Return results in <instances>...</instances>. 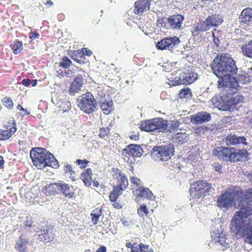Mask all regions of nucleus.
Masks as SVG:
<instances>
[{
  "label": "nucleus",
  "mask_w": 252,
  "mask_h": 252,
  "mask_svg": "<svg viewBox=\"0 0 252 252\" xmlns=\"http://www.w3.org/2000/svg\"><path fill=\"white\" fill-rule=\"evenodd\" d=\"M151 0H138L134 3V13L139 15L150 9Z\"/></svg>",
  "instance_id": "obj_19"
},
{
  "label": "nucleus",
  "mask_w": 252,
  "mask_h": 252,
  "mask_svg": "<svg viewBox=\"0 0 252 252\" xmlns=\"http://www.w3.org/2000/svg\"><path fill=\"white\" fill-rule=\"evenodd\" d=\"M30 157L33 165L38 169H42L47 166L57 169L59 167L58 161L50 152L43 148H36L30 152Z\"/></svg>",
  "instance_id": "obj_4"
},
{
  "label": "nucleus",
  "mask_w": 252,
  "mask_h": 252,
  "mask_svg": "<svg viewBox=\"0 0 252 252\" xmlns=\"http://www.w3.org/2000/svg\"><path fill=\"white\" fill-rule=\"evenodd\" d=\"M173 149L166 146H155L153 149L152 156L160 161H167L173 155Z\"/></svg>",
  "instance_id": "obj_10"
},
{
  "label": "nucleus",
  "mask_w": 252,
  "mask_h": 252,
  "mask_svg": "<svg viewBox=\"0 0 252 252\" xmlns=\"http://www.w3.org/2000/svg\"><path fill=\"white\" fill-rule=\"evenodd\" d=\"M103 113L105 115H108L113 110V103L112 100H107L106 98L101 100L100 105Z\"/></svg>",
  "instance_id": "obj_25"
},
{
  "label": "nucleus",
  "mask_w": 252,
  "mask_h": 252,
  "mask_svg": "<svg viewBox=\"0 0 252 252\" xmlns=\"http://www.w3.org/2000/svg\"><path fill=\"white\" fill-rule=\"evenodd\" d=\"M212 68L219 79H236L237 68L232 58L226 54H220L213 60Z\"/></svg>",
  "instance_id": "obj_2"
},
{
  "label": "nucleus",
  "mask_w": 252,
  "mask_h": 252,
  "mask_svg": "<svg viewBox=\"0 0 252 252\" xmlns=\"http://www.w3.org/2000/svg\"><path fill=\"white\" fill-rule=\"evenodd\" d=\"M58 73L59 75L60 74L61 76H62L63 77H64L65 76H66L67 77H69L70 76L68 74H70V73L69 71L68 72H67L66 71H64L63 72L62 71H61V73L59 72ZM71 73H72V72H71Z\"/></svg>",
  "instance_id": "obj_58"
},
{
  "label": "nucleus",
  "mask_w": 252,
  "mask_h": 252,
  "mask_svg": "<svg viewBox=\"0 0 252 252\" xmlns=\"http://www.w3.org/2000/svg\"><path fill=\"white\" fill-rule=\"evenodd\" d=\"M139 194L135 197L137 200H139L142 197H145L149 199H152L153 193L149 188H143L142 189H139Z\"/></svg>",
  "instance_id": "obj_32"
},
{
  "label": "nucleus",
  "mask_w": 252,
  "mask_h": 252,
  "mask_svg": "<svg viewBox=\"0 0 252 252\" xmlns=\"http://www.w3.org/2000/svg\"><path fill=\"white\" fill-rule=\"evenodd\" d=\"M185 133H178L176 135L175 139L178 140V142L179 143H183L185 139Z\"/></svg>",
  "instance_id": "obj_49"
},
{
  "label": "nucleus",
  "mask_w": 252,
  "mask_h": 252,
  "mask_svg": "<svg viewBox=\"0 0 252 252\" xmlns=\"http://www.w3.org/2000/svg\"><path fill=\"white\" fill-rule=\"evenodd\" d=\"M179 125V122L177 121L169 122L162 118H156L141 122L139 127L141 130L146 132L158 130L162 132H171L177 129Z\"/></svg>",
  "instance_id": "obj_3"
},
{
  "label": "nucleus",
  "mask_w": 252,
  "mask_h": 252,
  "mask_svg": "<svg viewBox=\"0 0 252 252\" xmlns=\"http://www.w3.org/2000/svg\"><path fill=\"white\" fill-rule=\"evenodd\" d=\"M130 183L133 185V186L135 188H138L140 185L141 181L137 177L134 176L130 177Z\"/></svg>",
  "instance_id": "obj_47"
},
{
  "label": "nucleus",
  "mask_w": 252,
  "mask_h": 252,
  "mask_svg": "<svg viewBox=\"0 0 252 252\" xmlns=\"http://www.w3.org/2000/svg\"><path fill=\"white\" fill-rule=\"evenodd\" d=\"M213 154L220 160L228 162L245 161L248 157V152L245 149L220 146L213 151Z\"/></svg>",
  "instance_id": "obj_5"
},
{
  "label": "nucleus",
  "mask_w": 252,
  "mask_h": 252,
  "mask_svg": "<svg viewBox=\"0 0 252 252\" xmlns=\"http://www.w3.org/2000/svg\"><path fill=\"white\" fill-rule=\"evenodd\" d=\"M113 191H111L109 194V200L112 202V205L113 207L117 209H120L122 208V205L119 203V202L117 201V199L119 196H120L122 194L115 192V195H113Z\"/></svg>",
  "instance_id": "obj_34"
},
{
  "label": "nucleus",
  "mask_w": 252,
  "mask_h": 252,
  "mask_svg": "<svg viewBox=\"0 0 252 252\" xmlns=\"http://www.w3.org/2000/svg\"><path fill=\"white\" fill-rule=\"evenodd\" d=\"M222 165L220 164L216 166L215 167V170L220 172L222 169Z\"/></svg>",
  "instance_id": "obj_61"
},
{
  "label": "nucleus",
  "mask_w": 252,
  "mask_h": 252,
  "mask_svg": "<svg viewBox=\"0 0 252 252\" xmlns=\"http://www.w3.org/2000/svg\"><path fill=\"white\" fill-rule=\"evenodd\" d=\"M17 109L20 111H22V115L23 116H26L30 115V113L26 109H24L20 104H18L17 106Z\"/></svg>",
  "instance_id": "obj_51"
},
{
  "label": "nucleus",
  "mask_w": 252,
  "mask_h": 252,
  "mask_svg": "<svg viewBox=\"0 0 252 252\" xmlns=\"http://www.w3.org/2000/svg\"><path fill=\"white\" fill-rule=\"evenodd\" d=\"M90 161L87 159H77L75 161V163L78 165H80V167L81 168H85L88 163H89Z\"/></svg>",
  "instance_id": "obj_48"
},
{
  "label": "nucleus",
  "mask_w": 252,
  "mask_h": 252,
  "mask_svg": "<svg viewBox=\"0 0 252 252\" xmlns=\"http://www.w3.org/2000/svg\"><path fill=\"white\" fill-rule=\"evenodd\" d=\"M223 21L222 16L219 14H213L209 15L206 19L209 28L212 27H217L220 25Z\"/></svg>",
  "instance_id": "obj_21"
},
{
  "label": "nucleus",
  "mask_w": 252,
  "mask_h": 252,
  "mask_svg": "<svg viewBox=\"0 0 252 252\" xmlns=\"http://www.w3.org/2000/svg\"><path fill=\"white\" fill-rule=\"evenodd\" d=\"M32 218L31 217L28 216L27 218V220L25 221V225L26 226H28L31 227L32 225Z\"/></svg>",
  "instance_id": "obj_54"
},
{
  "label": "nucleus",
  "mask_w": 252,
  "mask_h": 252,
  "mask_svg": "<svg viewBox=\"0 0 252 252\" xmlns=\"http://www.w3.org/2000/svg\"><path fill=\"white\" fill-rule=\"evenodd\" d=\"M211 101L215 107L218 108L220 110L226 111V109H224L226 107L225 95L224 96V98H223V97L220 96H214L212 98Z\"/></svg>",
  "instance_id": "obj_26"
},
{
  "label": "nucleus",
  "mask_w": 252,
  "mask_h": 252,
  "mask_svg": "<svg viewBox=\"0 0 252 252\" xmlns=\"http://www.w3.org/2000/svg\"><path fill=\"white\" fill-rule=\"evenodd\" d=\"M241 23L252 26V8L247 7L241 12L240 16Z\"/></svg>",
  "instance_id": "obj_22"
},
{
  "label": "nucleus",
  "mask_w": 252,
  "mask_h": 252,
  "mask_svg": "<svg viewBox=\"0 0 252 252\" xmlns=\"http://www.w3.org/2000/svg\"><path fill=\"white\" fill-rule=\"evenodd\" d=\"M106 251H107V249H106V247L104 246H102L97 249L96 252H106Z\"/></svg>",
  "instance_id": "obj_56"
},
{
  "label": "nucleus",
  "mask_w": 252,
  "mask_h": 252,
  "mask_svg": "<svg viewBox=\"0 0 252 252\" xmlns=\"http://www.w3.org/2000/svg\"><path fill=\"white\" fill-rule=\"evenodd\" d=\"M192 95L191 90L189 88L181 89L179 94V97L180 98H186Z\"/></svg>",
  "instance_id": "obj_43"
},
{
  "label": "nucleus",
  "mask_w": 252,
  "mask_h": 252,
  "mask_svg": "<svg viewBox=\"0 0 252 252\" xmlns=\"http://www.w3.org/2000/svg\"><path fill=\"white\" fill-rule=\"evenodd\" d=\"M223 141L227 146H236L240 144L246 145L247 140L244 136H237L234 134L230 133L227 135Z\"/></svg>",
  "instance_id": "obj_15"
},
{
  "label": "nucleus",
  "mask_w": 252,
  "mask_h": 252,
  "mask_svg": "<svg viewBox=\"0 0 252 252\" xmlns=\"http://www.w3.org/2000/svg\"><path fill=\"white\" fill-rule=\"evenodd\" d=\"M196 80H169L168 85L171 87L178 86L181 84L188 85L193 83Z\"/></svg>",
  "instance_id": "obj_36"
},
{
  "label": "nucleus",
  "mask_w": 252,
  "mask_h": 252,
  "mask_svg": "<svg viewBox=\"0 0 252 252\" xmlns=\"http://www.w3.org/2000/svg\"><path fill=\"white\" fill-rule=\"evenodd\" d=\"M157 24L161 27L165 28L166 29L168 28V26H169V24L167 18L166 17L158 18L157 20Z\"/></svg>",
  "instance_id": "obj_45"
},
{
  "label": "nucleus",
  "mask_w": 252,
  "mask_h": 252,
  "mask_svg": "<svg viewBox=\"0 0 252 252\" xmlns=\"http://www.w3.org/2000/svg\"><path fill=\"white\" fill-rule=\"evenodd\" d=\"M226 98V111H233L238 110L239 105L243 102L244 97L239 93L233 92L230 94L228 93L225 94Z\"/></svg>",
  "instance_id": "obj_11"
},
{
  "label": "nucleus",
  "mask_w": 252,
  "mask_h": 252,
  "mask_svg": "<svg viewBox=\"0 0 252 252\" xmlns=\"http://www.w3.org/2000/svg\"><path fill=\"white\" fill-rule=\"evenodd\" d=\"M102 215V209L100 207H97L93 210L91 213V220L94 224L98 223L100 217Z\"/></svg>",
  "instance_id": "obj_35"
},
{
  "label": "nucleus",
  "mask_w": 252,
  "mask_h": 252,
  "mask_svg": "<svg viewBox=\"0 0 252 252\" xmlns=\"http://www.w3.org/2000/svg\"><path fill=\"white\" fill-rule=\"evenodd\" d=\"M16 130L15 121L14 119L9 120L2 128H0V140H8Z\"/></svg>",
  "instance_id": "obj_13"
},
{
  "label": "nucleus",
  "mask_w": 252,
  "mask_h": 252,
  "mask_svg": "<svg viewBox=\"0 0 252 252\" xmlns=\"http://www.w3.org/2000/svg\"><path fill=\"white\" fill-rule=\"evenodd\" d=\"M181 77L183 79H198V75L195 72L193 68L188 67L182 72L179 79Z\"/></svg>",
  "instance_id": "obj_29"
},
{
  "label": "nucleus",
  "mask_w": 252,
  "mask_h": 252,
  "mask_svg": "<svg viewBox=\"0 0 252 252\" xmlns=\"http://www.w3.org/2000/svg\"><path fill=\"white\" fill-rule=\"evenodd\" d=\"M209 30L207 23H206V19L204 21H200L195 23L193 27V33H195L198 32H206Z\"/></svg>",
  "instance_id": "obj_31"
},
{
  "label": "nucleus",
  "mask_w": 252,
  "mask_h": 252,
  "mask_svg": "<svg viewBox=\"0 0 252 252\" xmlns=\"http://www.w3.org/2000/svg\"><path fill=\"white\" fill-rule=\"evenodd\" d=\"M149 245H145L143 243H140L139 245V247L140 248V251L142 252H147L148 248H149Z\"/></svg>",
  "instance_id": "obj_53"
},
{
  "label": "nucleus",
  "mask_w": 252,
  "mask_h": 252,
  "mask_svg": "<svg viewBox=\"0 0 252 252\" xmlns=\"http://www.w3.org/2000/svg\"><path fill=\"white\" fill-rule=\"evenodd\" d=\"M84 83L83 80H73L70 86L68 92L71 95H74L75 93L81 91Z\"/></svg>",
  "instance_id": "obj_23"
},
{
  "label": "nucleus",
  "mask_w": 252,
  "mask_h": 252,
  "mask_svg": "<svg viewBox=\"0 0 252 252\" xmlns=\"http://www.w3.org/2000/svg\"><path fill=\"white\" fill-rule=\"evenodd\" d=\"M238 80H219L218 87L223 91H232L233 89L237 90L239 87Z\"/></svg>",
  "instance_id": "obj_16"
},
{
  "label": "nucleus",
  "mask_w": 252,
  "mask_h": 252,
  "mask_svg": "<svg viewBox=\"0 0 252 252\" xmlns=\"http://www.w3.org/2000/svg\"><path fill=\"white\" fill-rule=\"evenodd\" d=\"M68 55L71 59L79 63V64H84L85 63V57H83V53L80 50H70Z\"/></svg>",
  "instance_id": "obj_27"
},
{
  "label": "nucleus",
  "mask_w": 252,
  "mask_h": 252,
  "mask_svg": "<svg viewBox=\"0 0 252 252\" xmlns=\"http://www.w3.org/2000/svg\"><path fill=\"white\" fill-rule=\"evenodd\" d=\"M110 129L108 127H101L99 129L98 136L101 138H104L110 134Z\"/></svg>",
  "instance_id": "obj_44"
},
{
  "label": "nucleus",
  "mask_w": 252,
  "mask_h": 252,
  "mask_svg": "<svg viewBox=\"0 0 252 252\" xmlns=\"http://www.w3.org/2000/svg\"><path fill=\"white\" fill-rule=\"evenodd\" d=\"M10 46L14 54H17L20 53L23 49L22 42L18 40L14 41L10 44Z\"/></svg>",
  "instance_id": "obj_37"
},
{
  "label": "nucleus",
  "mask_w": 252,
  "mask_h": 252,
  "mask_svg": "<svg viewBox=\"0 0 252 252\" xmlns=\"http://www.w3.org/2000/svg\"><path fill=\"white\" fill-rule=\"evenodd\" d=\"M37 80H32V81H31V84H32V86L33 87H34L37 84Z\"/></svg>",
  "instance_id": "obj_64"
},
{
  "label": "nucleus",
  "mask_w": 252,
  "mask_h": 252,
  "mask_svg": "<svg viewBox=\"0 0 252 252\" xmlns=\"http://www.w3.org/2000/svg\"><path fill=\"white\" fill-rule=\"evenodd\" d=\"M97 102L90 92H87L81 96L78 106L84 113L90 114L95 111Z\"/></svg>",
  "instance_id": "obj_8"
},
{
  "label": "nucleus",
  "mask_w": 252,
  "mask_h": 252,
  "mask_svg": "<svg viewBox=\"0 0 252 252\" xmlns=\"http://www.w3.org/2000/svg\"><path fill=\"white\" fill-rule=\"evenodd\" d=\"M241 52L245 57L252 59V40L241 47Z\"/></svg>",
  "instance_id": "obj_30"
},
{
  "label": "nucleus",
  "mask_w": 252,
  "mask_h": 252,
  "mask_svg": "<svg viewBox=\"0 0 252 252\" xmlns=\"http://www.w3.org/2000/svg\"><path fill=\"white\" fill-rule=\"evenodd\" d=\"M59 192H62L64 196L71 198L74 195V192L71 190L70 186L66 184H62L59 183Z\"/></svg>",
  "instance_id": "obj_33"
},
{
  "label": "nucleus",
  "mask_w": 252,
  "mask_h": 252,
  "mask_svg": "<svg viewBox=\"0 0 252 252\" xmlns=\"http://www.w3.org/2000/svg\"><path fill=\"white\" fill-rule=\"evenodd\" d=\"M56 104L63 112L69 111L71 107L70 102L68 100H60Z\"/></svg>",
  "instance_id": "obj_38"
},
{
  "label": "nucleus",
  "mask_w": 252,
  "mask_h": 252,
  "mask_svg": "<svg viewBox=\"0 0 252 252\" xmlns=\"http://www.w3.org/2000/svg\"><path fill=\"white\" fill-rule=\"evenodd\" d=\"M59 183H51L42 189V192L46 196L55 195L59 192Z\"/></svg>",
  "instance_id": "obj_20"
},
{
  "label": "nucleus",
  "mask_w": 252,
  "mask_h": 252,
  "mask_svg": "<svg viewBox=\"0 0 252 252\" xmlns=\"http://www.w3.org/2000/svg\"><path fill=\"white\" fill-rule=\"evenodd\" d=\"M82 53H83V57L85 56H91L92 54V52L87 48H82L81 49Z\"/></svg>",
  "instance_id": "obj_52"
},
{
  "label": "nucleus",
  "mask_w": 252,
  "mask_h": 252,
  "mask_svg": "<svg viewBox=\"0 0 252 252\" xmlns=\"http://www.w3.org/2000/svg\"><path fill=\"white\" fill-rule=\"evenodd\" d=\"M92 170L90 168L86 169L81 173L80 178L86 186L90 187L92 185Z\"/></svg>",
  "instance_id": "obj_28"
},
{
  "label": "nucleus",
  "mask_w": 252,
  "mask_h": 252,
  "mask_svg": "<svg viewBox=\"0 0 252 252\" xmlns=\"http://www.w3.org/2000/svg\"><path fill=\"white\" fill-rule=\"evenodd\" d=\"M240 198V210L235 212L230 224L231 233L237 236L241 233L245 241L252 245V218L245 224V219L252 216V188L245 192L234 187L226 189L218 198L217 206L221 208H230L237 197Z\"/></svg>",
  "instance_id": "obj_1"
},
{
  "label": "nucleus",
  "mask_w": 252,
  "mask_h": 252,
  "mask_svg": "<svg viewBox=\"0 0 252 252\" xmlns=\"http://www.w3.org/2000/svg\"><path fill=\"white\" fill-rule=\"evenodd\" d=\"M63 170L66 174L69 175L70 178L73 181L75 180V172L73 171L71 165L67 164L64 166Z\"/></svg>",
  "instance_id": "obj_40"
},
{
  "label": "nucleus",
  "mask_w": 252,
  "mask_h": 252,
  "mask_svg": "<svg viewBox=\"0 0 252 252\" xmlns=\"http://www.w3.org/2000/svg\"><path fill=\"white\" fill-rule=\"evenodd\" d=\"M179 42V38L176 36L164 37L157 43L156 47L161 50H171Z\"/></svg>",
  "instance_id": "obj_14"
},
{
  "label": "nucleus",
  "mask_w": 252,
  "mask_h": 252,
  "mask_svg": "<svg viewBox=\"0 0 252 252\" xmlns=\"http://www.w3.org/2000/svg\"><path fill=\"white\" fill-rule=\"evenodd\" d=\"M126 247L127 248H130L131 250L132 249V248L134 246V244H131L130 242H126Z\"/></svg>",
  "instance_id": "obj_63"
},
{
  "label": "nucleus",
  "mask_w": 252,
  "mask_h": 252,
  "mask_svg": "<svg viewBox=\"0 0 252 252\" xmlns=\"http://www.w3.org/2000/svg\"><path fill=\"white\" fill-rule=\"evenodd\" d=\"M40 37V34L36 32H31L29 33V38L31 41H33L36 38H38Z\"/></svg>",
  "instance_id": "obj_50"
},
{
  "label": "nucleus",
  "mask_w": 252,
  "mask_h": 252,
  "mask_svg": "<svg viewBox=\"0 0 252 252\" xmlns=\"http://www.w3.org/2000/svg\"><path fill=\"white\" fill-rule=\"evenodd\" d=\"M85 73L83 71H81V73L79 74L75 79H83V77H86V76L85 75Z\"/></svg>",
  "instance_id": "obj_60"
},
{
  "label": "nucleus",
  "mask_w": 252,
  "mask_h": 252,
  "mask_svg": "<svg viewBox=\"0 0 252 252\" xmlns=\"http://www.w3.org/2000/svg\"><path fill=\"white\" fill-rule=\"evenodd\" d=\"M1 102L3 105L9 110L12 109L14 106V103L12 100L8 96L2 98Z\"/></svg>",
  "instance_id": "obj_39"
},
{
  "label": "nucleus",
  "mask_w": 252,
  "mask_h": 252,
  "mask_svg": "<svg viewBox=\"0 0 252 252\" xmlns=\"http://www.w3.org/2000/svg\"><path fill=\"white\" fill-rule=\"evenodd\" d=\"M213 38H214L213 41L214 42V43L217 47L219 46L220 44V40L219 38L216 37L215 36L214 32H213Z\"/></svg>",
  "instance_id": "obj_55"
},
{
  "label": "nucleus",
  "mask_w": 252,
  "mask_h": 252,
  "mask_svg": "<svg viewBox=\"0 0 252 252\" xmlns=\"http://www.w3.org/2000/svg\"><path fill=\"white\" fill-rule=\"evenodd\" d=\"M125 161L129 164H132L135 157H140L143 154V150L140 146L137 145H130L122 152Z\"/></svg>",
  "instance_id": "obj_9"
},
{
  "label": "nucleus",
  "mask_w": 252,
  "mask_h": 252,
  "mask_svg": "<svg viewBox=\"0 0 252 252\" xmlns=\"http://www.w3.org/2000/svg\"><path fill=\"white\" fill-rule=\"evenodd\" d=\"M130 138L131 140H138L139 139V136L137 135H132L130 136Z\"/></svg>",
  "instance_id": "obj_62"
},
{
  "label": "nucleus",
  "mask_w": 252,
  "mask_h": 252,
  "mask_svg": "<svg viewBox=\"0 0 252 252\" xmlns=\"http://www.w3.org/2000/svg\"><path fill=\"white\" fill-rule=\"evenodd\" d=\"M211 184L204 180H199L190 185V195L193 198L198 199L206 195L210 192Z\"/></svg>",
  "instance_id": "obj_6"
},
{
  "label": "nucleus",
  "mask_w": 252,
  "mask_h": 252,
  "mask_svg": "<svg viewBox=\"0 0 252 252\" xmlns=\"http://www.w3.org/2000/svg\"><path fill=\"white\" fill-rule=\"evenodd\" d=\"M214 243L216 244H219L222 246V249H225L227 248L228 244L226 242L225 238L222 236L220 235L218 237L217 240H214Z\"/></svg>",
  "instance_id": "obj_41"
},
{
  "label": "nucleus",
  "mask_w": 252,
  "mask_h": 252,
  "mask_svg": "<svg viewBox=\"0 0 252 252\" xmlns=\"http://www.w3.org/2000/svg\"><path fill=\"white\" fill-rule=\"evenodd\" d=\"M56 229L51 224H45L40 226L38 231V239L40 241L45 243L53 241L55 238Z\"/></svg>",
  "instance_id": "obj_12"
},
{
  "label": "nucleus",
  "mask_w": 252,
  "mask_h": 252,
  "mask_svg": "<svg viewBox=\"0 0 252 252\" xmlns=\"http://www.w3.org/2000/svg\"><path fill=\"white\" fill-rule=\"evenodd\" d=\"M31 80H22V84L28 87L31 84Z\"/></svg>",
  "instance_id": "obj_57"
},
{
  "label": "nucleus",
  "mask_w": 252,
  "mask_h": 252,
  "mask_svg": "<svg viewBox=\"0 0 252 252\" xmlns=\"http://www.w3.org/2000/svg\"><path fill=\"white\" fill-rule=\"evenodd\" d=\"M72 63L71 61L67 57L64 56L60 63V66L64 68H68Z\"/></svg>",
  "instance_id": "obj_42"
},
{
  "label": "nucleus",
  "mask_w": 252,
  "mask_h": 252,
  "mask_svg": "<svg viewBox=\"0 0 252 252\" xmlns=\"http://www.w3.org/2000/svg\"><path fill=\"white\" fill-rule=\"evenodd\" d=\"M149 213L148 208L146 205H142L137 209V214L141 217H143L144 215L147 216Z\"/></svg>",
  "instance_id": "obj_46"
},
{
  "label": "nucleus",
  "mask_w": 252,
  "mask_h": 252,
  "mask_svg": "<svg viewBox=\"0 0 252 252\" xmlns=\"http://www.w3.org/2000/svg\"><path fill=\"white\" fill-rule=\"evenodd\" d=\"M184 17L181 14H174L167 18L169 26L171 29L179 30L182 27Z\"/></svg>",
  "instance_id": "obj_17"
},
{
  "label": "nucleus",
  "mask_w": 252,
  "mask_h": 252,
  "mask_svg": "<svg viewBox=\"0 0 252 252\" xmlns=\"http://www.w3.org/2000/svg\"><path fill=\"white\" fill-rule=\"evenodd\" d=\"M210 114L207 112H199L193 115L190 119L191 122L195 124H201L211 120Z\"/></svg>",
  "instance_id": "obj_18"
},
{
  "label": "nucleus",
  "mask_w": 252,
  "mask_h": 252,
  "mask_svg": "<svg viewBox=\"0 0 252 252\" xmlns=\"http://www.w3.org/2000/svg\"><path fill=\"white\" fill-rule=\"evenodd\" d=\"M24 234H21L18 241L16 243L15 248L20 252H26L27 246L29 245V241L24 238Z\"/></svg>",
  "instance_id": "obj_24"
},
{
  "label": "nucleus",
  "mask_w": 252,
  "mask_h": 252,
  "mask_svg": "<svg viewBox=\"0 0 252 252\" xmlns=\"http://www.w3.org/2000/svg\"><path fill=\"white\" fill-rule=\"evenodd\" d=\"M112 171L113 178L116 181V185L113 186L112 191H113L114 193L117 192L122 194L123 191L126 189L128 187V180L121 170L117 168H112ZM113 194L115 195V193H113Z\"/></svg>",
  "instance_id": "obj_7"
},
{
  "label": "nucleus",
  "mask_w": 252,
  "mask_h": 252,
  "mask_svg": "<svg viewBox=\"0 0 252 252\" xmlns=\"http://www.w3.org/2000/svg\"><path fill=\"white\" fill-rule=\"evenodd\" d=\"M4 163V160L3 159V157L0 155V169L3 168Z\"/></svg>",
  "instance_id": "obj_59"
}]
</instances>
